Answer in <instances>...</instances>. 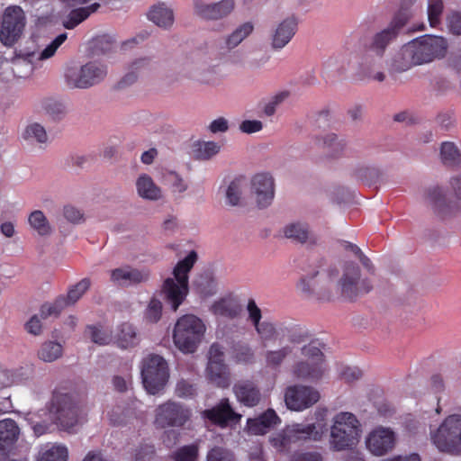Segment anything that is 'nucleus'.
Instances as JSON below:
<instances>
[{"label": "nucleus", "instance_id": "62", "mask_svg": "<svg viewBox=\"0 0 461 461\" xmlns=\"http://www.w3.org/2000/svg\"><path fill=\"white\" fill-rule=\"evenodd\" d=\"M41 321L37 314L33 315L25 324V330L32 335L41 334Z\"/></svg>", "mask_w": 461, "mask_h": 461}, {"label": "nucleus", "instance_id": "50", "mask_svg": "<svg viewBox=\"0 0 461 461\" xmlns=\"http://www.w3.org/2000/svg\"><path fill=\"white\" fill-rule=\"evenodd\" d=\"M206 461H235V457L229 450L214 447L207 453Z\"/></svg>", "mask_w": 461, "mask_h": 461}, {"label": "nucleus", "instance_id": "30", "mask_svg": "<svg viewBox=\"0 0 461 461\" xmlns=\"http://www.w3.org/2000/svg\"><path fill=\"white\" fill-rule=\"evenodd\" d=\"M116 340L118 347L121 348H129L135 347L139 343V339L135 327L129 323L123 322L118 327Z\"/></svg>", "mask_w": 461, "mask_h": 461}, {"label": "nucleus", "instance_id": "23", "mask_svg": "<svg viewBox=\"0 0 461 461\" xmlns=\"http://www.w3.org/2000/svg\"><path fill=\"white\" fill-rule=\"evenodd\" d=\"M297 31V21L294 17L283 20L271 35V45L275 50H281L289 43Z\"/></svg>", "mask_w": 461, "mask_h": 461}, {"label": "nucleus", "instance_id": "47", "mask_svg": "<svg viewBox=\"0 0 461 461\" xmlns=\"http://www.w3.org/2000/svg\"><path fill=\"white\" fill-rule=\"evenodd\" d=\"M443 10V0H429L428 19L431 27H437L440 23Z\"/></svg>", "mask_w": 461, "mask_h": 461}, {"label": "nucleus", "instance_id": "58", "mask_svg": "<svg viewBox=\"0 0 461 461\" xmlns=\"http://www.w3.org/2000/svg\"><path fill=\"white\" fill-rule=\"evenodd\" d=\"M224 362V348L219 343H213L209 348V362Z\"/></svg>", "mask_w": 461, "mask_h": 461}, {"label": "nucleus", "instance_id": "6", "mask_svg": "<svg viewBox=\"0 0 461 461\" xmlns=\"http://www.w3.org/2000/svg\"><path fill=\"white\" fill-rule=\"evenodd\" d=\"M206 330L203 321L194 314L181 316L173 330V340L183 353H194L202 342Z\"/></svg>", "mask_w": 461, "mask_h": 461}, {"label": "nucleus", "instance_id": "3", "mask_svg": "<svg viewBox=\"0 0 461 461\" xmlns=\"http://www.w3.org/2000/svg\"><path fill=\"white\" fill-rule=\"evenodd\" d=\"M328 410L319 408L315 411L317 422L311 424H293L283 430L272 439L273 446L279 451H289L293 444L300 441L321 440L328 429L325 423V417Z\"/></svg>", "mask_w": 461, "mask_h": 461}, {"label": "nucleus", "instance_id": "1", "mask_svg": "<svg viewBox=\"0 0 461 461\" xmlns=\"http://www.w3.org/2000/svg\"><path fill=\"white\" fill-rule=\"evenodd\" d=\"M417 0H401L400 8L389 25L375 32L371 38L359 39L357 51V76L361 80L383 82L385 75L376 71L381 68L382 60L389 45L398 37L401 30L412 16L411 6Z\"/></svg>", "mask_w": 461, "mask_h": 461}, {"label": "nucleus", "instance_id": "63", "mask_svg": "<svg viewBox=\"0 0 461 461\" xmlns=\"http://www.w3.org/2000/svg\"><path fill=\"white\" fill-rule=\"evenodd\" d=\"M448 27L453 34H461V14L453 13L447 18Z\"/></svg>", "mask_w": 461, "mask_h": 461}, {"label": "nucleus", "instance_id": "4", "mask_svg": "<svg viewBox=\"0 0 461 461\" xmlns=\"http://www.w3.org/2000/svg\"><path fill=\"white\" fill-rule=\"evenodd\" d=\"M197 259L195 251H191L174 267V278L167 277L162 285L161 292L165 302L176 312L185 300L189 293L188 274Z\"/></svg>", "mask_w": 461, "mask_h": 461}, {"label": "nucleus", "instance_id": "52", "mask_svg": "<svg viewBox=\"0 0 461 461\" xmlns=\"http://www.w3.org/2000/svg\"><path fill=\"white\" fill-rule=\"evenodd\" d=\"M68 38L66 32L58 35L41 53L40 59H46L52 57L57 50L65 42Z\"/></svg>", "mask_w": 461, "mask_h": 461}, {"label": "nucleus", "instance_id": "32", "mask_svg": "<svg viewBox=\"0 0 461 461\" xmlns=\"http://www.w3.org/2000/svg\"><path fill=\"white\" fill-rule=\"evenodd\" d=\"M136 186L139 195L144 199L158 200L160 197V189L147 175H142L138 178Z\"/></svg>", "mask_w": 461, "mask_h": 461}, {"label": "nucleus", "instance_id": "18", "mask_svg": "<svg viewBox=\"0 0 461 461\" xmlns=\"http://www.w3.org/2000/svg\"><path fill=\"white\" fill-rule=\"evenodd\" d=\"M202 417L221 428L226 427L231 421L238 422L241 419V415L230 406L228 398H222L214 407L203 411Z\"/></svg>", "mask_w": 461, "mask_h": 461}, {"label": "nucleus", "instance_id": "42", "mask_svg": "<svg viewBox=\"0 0 461 461\" xmlns=\"http://www.w3.org/2000/svg\"><path fill=\"white\" fill-rule=\"evenodd\" d=\"M91 340L98 345L104 346L111 343L112 332L103 329L101 326L88 325L86 327Z\"/></svg>", "mask_w": 461, "mask_h": 461}, {"label": "nucleus", "instance_id": "10", "mask_svg": "<svg viewBox=\"0 0 461 461\" xmlns=\"http://www.w3.org/2000/svg\"><path fill=\"white\" fill-rule=\"evenodd\" d=\"M302 354L307 357L306 361H300L294 366V375L301 379L318 380L325 371L324 355L318 347L317 342L312 341L303 347Z\"/></svg>", "mask_w": 461, "mask_h": 461}, {"label": "nucleus", "instance_id": "57", "mask_svg": "<svg viewBox=\"0 0 461 461\" xmlns=\"http://www.w3.org/2000/svg\"><path fill=\"white\" fill-rule=\"evenodd\" d=\"M155 448L151 445H141L136 449L135 461H148L153 457Z\"/></svg>", "mask_w": 461, "mask_h": 461}, {"label": "nucleus", "instance_id": "48", "mask_svg": "<svg viewBox=\"0 0 461 461\" xmlns=\"http://www.w3.org/2000/svg\"><path fill=\"white\" fill-rule=\"evenodd\" d=\"M162 309V303L157 298H151L144 312L146 321L149 323L158 322L161 318Z\"/></svg>", "mask_w": 461, "mask_h": 461}, {"label": "nucleus", "instance_id": "16", "mask_svg": "<svg viewBox=\"0 0 461 461\" xmlns=\"http://www.w3.org/2000/svg\"><path fill=\"white\" fill-rule=\"evenodd\" d=\"M320 393L311 386L292 385L285 393V402L288 409L295 411H303L316 403Z\"/></svg>", "mask_w": 461, "mask_h": 461}, {"label": "nucleus", "instance_id": "45", "mask_svg": "<svg viewBox=\"0 0 461 461\" xmlns=\"http://www.w3.org/2000/svg\"><path fill=\"white\" fill-rule=\"evenodd\" d=\"M323 147L328 149L329 156L337 158L343 154L346 144L344 140H338L335 134H329L323 139Z\"/></svg>", "mask_w": 461, "mask_h": 461}, {"label": "nucleus", "instance_id": "27", "mask_svg": "<svg viewBox=\"0 0 461 461\" xmlns=\"http://www.w3.org/2000/svg\"><path fill=\"white\" fill-rule=\"evenodd\" d=\"M19 434V427L14 420H0V449L12 446L18 439Z\"/></svg>", "mask_w": 461, "mask_h": 461}, {"label": "nucleus", "instance_id": "60", "mask_svg": "<svg viewBox=\"0 0 461 461\" xmlns=\"http://www.w3.org/2000/svg\"><path fill=\"white\" fill-rule=\"evenodd\" d=\"M263 124L260 121L258 120H246L243 121L240 126V129L242 132L245 133H254L262 130Z\"/></svg>", "mask_w": 461, "mask_h": 461}, {"label": "nucleus", "instance_id": "13", "mask_svg": "<svg viewBox=\"0 0 461 461\" xmlns=\"http://www.w3.org/2000/svg\"><path fill=\"white\" fill-rule=\"evenodd\" d=\"M25 24V14L20 6L6 7L2 16L0 41L5 46H13L21 38Z\"/></svg>", "mask_w": 461, "mask_h": 461}, {"label": "nucleus", "instance_id": "44", "mask_svg": "<svg viewBox=\"0 0 461 461\" xmlns=\"http://www.w3.org/2000/svg\"><path fill=\"white\" fill-rule=\"evenodd\" d=\"M244 184L245 179L242 177L235 178L233 181L230 183L226 191V198L229 204L232 206L239 204Z\"/></svg>", "mask_w": 461, "mask_h": 461}, {"label": "nucleus", "instance_id": "2", "mask_svg": "<svg viewBox=\"0 0 461 461\" xmlns=\"http://www.w3.org/2000/svg\"><path fill=\"white\" fill-rule=\"evenodd\" d=\"M447 44L443 37L423 35L404 44L393 60V68L403 72L414 66L429 63L443 58Z\"/></svg>", "mask_w": 461, "mask_h": 461}, {"label": "nucleus", "instance_id": "41", "mask_svg": "<svg viewBox=\"0 0 461 461\" xmlns=\"http://www.w3.org/2000/svg\"><path fill=\"white\" fill-rule=\"evenodd\" d=\"M23 136L26 140L36 141L38 143H45L48 139L44 127L37 122L29 124L25 128Z\"/></svg>", "mask_w": 461, "mask_h": 461}, {"label": "nucleus", "instance_id": "34", "mask_svg": "<svg viewBox=\"0 0 461 461\" xmlns=\"http://www.w3.org/2000/svg\"><path fill=\"white\" fill-rule=\"evenodd\" d=\"M440 158L447 167H456L461 163V153L453 142L446 141L441 144Z\"/></svg>", "mask_w": 461, "mask_h": 461}, {"label": "nucleus", "instance_id": "37", "mask_svg": "<svg viewBox=\"0 0 461 461\" xmlns=\"http://www.w3.org/2000/svg\"><path fill=\"white\" fill-rule=\"evenodd\" d=\"M28 221L30 226L37 231L40 236H47L51 232L50 224L44 215V213L40 210H35L32 212L29 215Z\"/></svg>", "mask_w": 461, "mask_h": 461}, {"label": "nucleus", "instance_id": "20", "mask_svg": "<svg viewBox=\"0 0 461 461\" xmlns=\"http://www.w3.org/2000/svg\"><path fill=\"white\" fill-rule=\"evenodd\" d=\"M233 0H221L214 4H205L202 0L194 1L195 13L204 19L217 20L227 16L234 9Z\"/></svg>", "mask_w": 461, "mask_h": 461}, {"label": "nucleus", "instance_id": "53", "mask_svg": "<svg viewBox=\"0 0 461 461\" xmlns=\"http://www.w3.org/2000/svg\"><path fill=\"white\" fill-rule=\"evenodd\" d=\"M289 95L287 91H282L275 95L270 101L265 105L264 113L267 116H271L276 113V107L283 103Z\"/></svg>", "mask_w": 461, "mask_h": 461}, {"label": "nucleus", "instance_id": "55", "mask_svg": "<svg viewBox=\"0 0 461 461\" xmlns=\"http://www.w3.org/2000/svg\"><path fill=\"white\" fill-rule=\"evenodd\" d=\"M220 151V146L214 141L203 142L198 149L199 157L203 159H210Z\"/></svg>", "mask_w": 461, "mask_h": 461}, {"label": "nucleus", "instance_id": "36", "mask_svg": "<svg viewBox=\"0 0 461 461\" xmlns=\"http://www.w3.org/2000/svg\"><path fill=\"white\" fill-rule=\"evenodd\" d=\"M63 353V347L60 343L56 341L44 342L39 351L38 357L44 362H53L59 358Z\"/></svg>", "mask_w": 461, "mask_h": 461}, {"label": "nucleus", "instance_id": "46", "mask_svg": "<svg viewBox=\"0 0 461 461\" xmlns=\"http://www.w3.org/2000/svg\"><path fill=\"white\" fill-rule=\"evenodd\" d=\"M291 353L292 348L289 346L283 347L276 350H268L266 353V363L268 366L277 367Z\"/></svg>", "mask_w": 461, "mask_h": 461}, {"label": "nucleus", "instance_id": "28", "mask_svg": "<svg viewBox=\"0 0 461 461\" xmlns=\"http://www.w3.org/2000/svg\"><path fill=\"white\" fill-rule=\"evenodd\" d=\"M207 375L220 387L225 388L230 384V372L225 362L208 363Z\"/></svg>", "mask_w": 461, "mask_h": 461}, {"label": "nucleus", "instance_id": "7", "mask_svg": "<svg viewBox=\"0 0 461 461\" xmlns=\"http://www.w3.org/2000/svg\"><path fill=\"white\" fill-rule=\"evenodd\" d=\"M106 76V66L94 60L81 66H68L64 72V81L70 89H87L101 83Z\"/></svg>", "mask_w": 461, "mask_h": 461}, {"label": "nucleus", "instance_id": "15", "mask_svg": "<svg viewBox=\"0 0 461 461\" xmlns=\"http://www.w3.org/2000/svg\"><path fill=\"white\" fill-rule=\"evenodd\" d=\"M189 408L174 401H167L156 409L155 424L159 428L183 427L191 418Z\"/></svg>", "mask_w": 461, "mask_h": 461}, {"label": "nucleus", "instance_id": "43", "mask_svg": "<svg viewBox=\"0 0 461 461\" xmlns=\"http://www.w3.org/2000/svg\"><path fill=\"white\" fill-rule=\"evenodd\" d=\"M68 456L65 446L56 445L41 454L38 461H67Z\"/></svg>", "mask_w": 461, "mask_h": 461}, {"label": "nucleus", "instance_id": "40", "mask_svg": "<svg viewBox=\"0 0 461 461\" xmlns=\"http://www.w3.org/2000/svg\"><path fill=\"white\" fill-rule=\"evenodd\" d=\"M199 447L197 444H190L177 448L172 453L173 461H197Z\"/></svg>", "mask_w": 461, "mask_h": 461}, {"label": "nucleus", "instance_id": "8", "mask_svg": "<svg viewBox=\"0 0 461 461\" xmlns=\"http://www.w3.org/2000/svg\"><path fill=\"white\" fill-rule=\"evenodd\" d=\"M433 444L441 452H461V414L448 415L437 430L431 433Z\"/></svg>", "mask_w": 461, "mask_h": 461}, {"label": "nucleus", "instance_id": "59", "mask_svg": "<svg viewBox=\"0 0 461 461\" xmlns=\"http://www.w3.org/2000/svg\"><path fill=\"white\" fill-rule=\"evenodd\" d=\"M307 338V332L303 331L301 328L293 327L288 330V340L293 344L304 342Z\"/></svg>", "mask_w": 461, "mask_h": 461}, {"label": "nucleus", "instance_id": "17", "mask_svg": "<svg viewBox=\"0 0 461 461\" xmlns=\"http://www.w3.org/2000/svg\"><path fill=\"white\" fill-rule=\"evenodd\" d=\"M396 436L393 429L378 426L372 429L366 439L367 449L375 456H381L392 451L395 446Z\"/></svg>", "mask_w": 461, "mask_h": 461}, {"label": "nucleus", "instance_id": "11", "mask_svg": "<svg viewBox=\"0 0 461 461\" xmlns=\"http://www.w3.org/2000/svg\"><path fill=\"white\" fill-rule=\"evenodd\" d=\"M339 286L341 295L348 300H355L373 289L372 282L368 278H361L360 268L354 262H347L344 265Z\"/></svg>", "mask_w": 461, "mask_h": 461}, {"label": "nucleus", "instance_id": "29", "mask_svg": "<svg viewBox=\"0 0 461 461\" xmlns=\"http://www.w3.org/2000/svg\"><path fill=\"white\" fill-rule=\"evenodd\" d=\"M99 7L100 5L98 3H94L85 7L71 10L68 15V19L63 23L64 27L68 30L74 29L92 14L95 13Z\"/></svg>", "mask_w": 461, "mask_h": 461}, {"label": "nucleus", "instance_id": "14", "mask_svg": "<svg viewBox=\"0 0 461 461\" xmlns=\"http://www.w3.org/2000/svg\"><path fill=\"white\" fill-rule=\"evenodd\" d=\"M91 281L86 277L71 286L67 295L59 296L53 303H45L41 306L40 317L43 320L49 317H59L64 309L74 305L89 289Z\"/></svg>", "mask_w": 461, "mask_h": 461}, {"label": "nucleus", "instance_id": "22", "mask_svg": "<svg viewBox=\"0 0 461 461\" xmlns=\"http://www.w3.org/2000/svg\"><path fill=\"white\" fill-rule=\"evenodd\" d=\"M149 272L133 268L130 266L118 267L111 271V281L118 285H131L146 282Z\"/></svg>", "mask_w": 461, "mask_h": 461}, {"label": "nucleus", "instance_id": "9", "mask_svg": "<svg viewBox=\"0 0 461 461\" xmlns=\"http://www.w3.org/2000/svg\"><path fill=\"white\" fill-rule=\"evenodd\" d=\"M169 377L168 366L166 360L155 354L149 355L142 360V383L150 394H156L166 386Z\"/></svg>", "mask_w": 461, "mask_h": 461}, {"label": "nucleus", "instance_id": "33", "mask_svg": "<svg viewBox=\"0 0 461 461\" xmlns=\"http://www.w3.org/2000/svg\"><path fill=\"white\" fill-rule=\"evenodd\" d=\"M230 357L237 364H252L255 360V353L249 344L237 342L231 348Z\"/></svg>", "mask_w": 461, "mask_h": 461}, {"label": "nucleus", "instance_id": "56", "mask_svg": "<svg viewBox=\"0 0 461 461\" xmlns=\"http://www.w3.org/2000/svg\"><path fill=\"white\" fill-rule=\"evenodd\" d=\"M247 312L249 314L248 320L253 326L258 324L262 318L260 308L257 305L254 299H249L247 304Z\"/></svg>", "mask_w": 461, "mask_h": 461}, {"label": "nucleus", "instance_id": "51", "mask_svg": "<svg viewBox=\"0 0 461 461\" xmlns=\"http://www.w3.org/2000/svg\"><path fill=\"white\" fill-rule=\"evenodd\" d=\"M176 394L180 398H194L196 395V387L194 384L182 379L176 384Z\"/></svg>", "mask_w": 461, "mask_h": 461}, {"label": "nucleus", "instance_id": "38", "mask_svg": "<svg viewBox=\"0 0 461 461\" xmlns=\"http://www.w3.org/2000/svg\"><path fill=\"white\" fill-rule=\"evenodd\" d=\"M212 312L215 315L234 319L240 315V307L237 303L221 299L212 305Z\"/></svg>", "mask_w": 461, "mask_h": 461}, {"label": "nucleus", "instance_id": "21", "mask_svg": "<svg viewBox=\"0 0 461 461\" xmlns=\"http://www.w3.org/2000/svg\"><path fill=\"white\" fill-rule=\"evenodd\" d=\"M233 392L237 400L247 407L257 406L261 400V393L258 386L251 380H241L233 386Z\"/></svg>", "mask_w": 461, "mask_h": 461}, {"label": "nucleus", "instance_id": "26", "mask_svg": "<svg viewBox=\"0 0 461 461\" xmlns=\"http://www.w3.org/2000/svg\"><path fill=\"white\" fill-rule=\"evenodd\" d=\"M427 198L434 212L440 218L444 219L452 213V206L447 203L445 195L438 186L428 189Z\"/></svg>", "mask_w": 461, "mask_h": 461}, {"label": "nucleus", "instance_id": "12", "mask_svg": "<svg viewBox=\"0 0 461 461\" xmlns=\"http://www.w3.org/2000/svg\"><path fill=\"white\" fill-rule=\"evenodd\" d=\"M49 411L51 420L66 430L77 423V410L68 393L54 391Z\"/></svg>", "mask_w": 461, "mask_h": 461}, {"label": "nucleus", "instance_id": "35", "mask_svg": "<svg viewBox=\"0 0 461 461\" xmlns=\"http://www.w3.org/2000/svg\"><path fill=\"white\" fill-rule=\"evenodd\" d=\"M149 65V59L143 58L133 61L129 68V72L118 83V87L122 88L133 84L138 78V72L145 70Z\"/></svg>", "mask_w": 461, "mask_h": 461}, {"label": "nucleus", "instance_id": "39", "mask_svg": "<svg viewBox=\"0 0 461 461\" xmlns=\"http://www.w3.org/2000/svg\"><path fill=\"white\" fill-rule=\"evenodd\" d=\"M254 30L250 22L244 23L239 26L226 40V45L229 49L237 47L244 39H246Z\"/></svg>", "mask_w": 461, "mask_h": 461}, {"label": "nucleus", "instance_id": "31", "mask_svg": "<svg viewBox=\"0 0 461 461\" xmlns=\"http://www.w3.org/2000/svg\"><path fill=\"white\" fill-rule=\"evenodd\" d=\"M148 17L155 24L162 28L170 27L174 23L173 11L164 4L154 5L149 12Z\"/></svg>", "mask_w": 461, "mask_h": 461}, {"label": "nucleus", "instance_id": "5", "mask_svg": "<svg viewBox=\"0 0 461 461\" xmlns=\"http://www.w3.org/2000/svg\"><path fill=\"white\" fill-rule=\"evenodd\" d=\"M361 432V424L356 415L340 411L332 419L330 447L335 451L351 449L358 443Z\"/></svg>", "mask_w": 461, "mask_h": 461}, {"label": "nucleus", "instance_id": "64", "mask_svg": "<svg viewBox=\"0 0 461 461\" xmlns=\"http://www.w3.org/2000/svg\"><path fill=\"white\" fill-rule=\"evenodd\" d=\"M228 122L223 117L213 120L209 126V129L212 133L225 132L228 131Z\"/></svg>", "mask_w": 461, "mask_h": 461}, {"label": "nucleus", "instance_id": "54", "mask_svg": "<svg viewBox=\"0 0 461 461\" xmlns=\"http://www.w3.org/2000/svg\"><path fill=\"white\" fill-rule=\"evenodd\" d=\"M46 112L56 120L61 119L66 114L65 105L58 101L50 100L45 104Z\"/></svg>", "mask_w": 461, "mask_h": 461}, {"label": "nucleus", "instance_id": "19", "mask_svg": "<svg viewBox=\"0 0 461 461\" xmlns=\"http://www.w3.org/2000/svg\"><path fill=\"white\" fill-rule=\"evenodd\" d=\"M251 186L259 208H266L271 204L275 196L274 179L271 175L267 173L255 175L251 180Z\"/></svg>", "mask_w": 461, "mask_h": 461}, {"label": "nucleus", "instance_id": "49", "mask_svg": "<svg viewBox=\"0 0 461 461\" xmlns=\"http://www.w3.org/2000/svg\"><path fill=\"white\" fill-rule=\"evenodd\" d=\"M257 333L264 341L274 340L276 338V329L273 322L264 321L254 326Z\"/></svg>", "mask_w": 461, "mask_h": 461}, {"label": "nucleus", "instance_id": "24", "mask_svg": "<svg viewBox=\"0 0 461 461\" xmlns=\"http://www.w3.org/2000/svg\"><path fill=\"white\" fill-rule=\"evenodd\" d=\"M280 422V419L272 409L267 410L258 418L249 419V430L255 435H263L267 430Z\"/></svg>", "mask_w": 461, "mask_h": 461}, {"label": "nucleus", "instance_id": "25", "mask_svg": "<svg viewBox=\"0 0 461 461\" xmlns=\"http://www.w3.org/2000/svg\"><path fill=\"white\" fill-rule=\"evenodd\" d=\"M284 235L297 243H316V238L310 231L308 224L304 222L298 221L287 224L284 228Z\"/></svg>", "mask_w": 461, "mask_h": 461}, {"label": "nucleus", "instance_id": "61", "mask_svg": "<svg viewBox=\"0 0 461 461\" xmlns=\"http://www.w3.org/2000/svg\"><path fill=\"white\" fill-rule=\"evenodd\" d=\"M65 218L74 223L79 222L83 218V213L74 206L67 205L63 209Z\"/></svg>", "mask_w": 461, "mask_h": 461}]
</instances>
